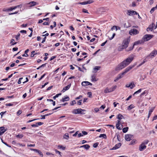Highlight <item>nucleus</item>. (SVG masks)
Segmentation results:
<instances>
[{
	"mask_svg": "<svg viewBox=\"0 0 157 157\" xmlns=\"http://www.w3.org/2000/svg\"><path fill=\"white\" fill-rule=\"evenodd\" d=\"M20 35V33H18L17 35L16 36L15 38L17 40H19Z\"/></svg>",
	"mask_w": 157,
	"mask_h": 157,
	"instance_id": "nucleus-40",
	"label": "nucleus"
},
{
	"mask_svg": "<svg viewBox=\"0 0 157 157\" xmlns=\"http://www.w3.org/2000/svg\"><path fill=\"white\" fill-rule=\"evenodd\" d=\"M156 119H157V115L154 116V117L153 118L152 121L155 120Z\"/></svg>",
	"mask_w": 157,
	"mask_h": 157,
	"instance_id": "nucleus-64",
	"label": "nucleus"
},
{
	"mask_svg": "<svg viewBox=\"0 0 157 157\" xmlns=\"http://www.w3.org/2000/svg\"><path fill=\"white\" fill-rule=\"evenodd\" d=\"M128 14L129 15H134L135 14L137 15V13L135 11L133 10H128Z\"/></svg>",
	"mask_w": 157,
	"mask_h": 157,
	"instance_id": "nucleus-11",
	"label": "nucleus"
},
{
	"mask_svg": "<svg viewBox=\"0 0 157 157\" xmlns=\"http://www.w3.org/2000/svg\"><path fill=\"white\" fill-rule=\"evenodd\" d=\"M91 80L92 81H96L97 80H96L95 78V76L94 75H93L91 76Z\"/></svg>",
	"mask_w": 157,
	"mask_h": 157,
	"instance_id": "nucleus-41",
	"label": "nucleus"
},
{
	"mask_svg": "<svg viewBox=\"0 0 157 157\" xmlns=\"http://www.w3.org/2000/svg\"><path fill=\"white\" fill-rule=\"evenodd\" d=\"M155 9H156L155 8V7L152 8L150 11V13H153Z\"/></svg>",
	"mask_w": 157,
	"mask_h": 157,
	"instance_id": "nucleus-44",
	"label": "nucleus"
},
{
	"mask_svg": "<svg viewBox=\"0 0 157 157\" xmlns=\"http://www.w3.org/2000/svg\"><path fill=\"white\" fill-rule=\"evenodd\" d=\"M82 11L84 13H88L87 10L85 9H83L82 10Z\"/></svg>",
	"mask_w": 157,
	"mask_h": 157,
	"instance_id": "nucleus-53",
	"label": "nucleus"
},
{
	"mask_svg": "<svg viewBox=\"0 0 157 157\" xmlns=\"http://www.w3.org/2000/svg\"><path fill=\"white\" fill-rule=\"evenodd\" d=\"M133 108H134V106L132 104L128 106L127 109L128 110H131Z\"/></svg>",
	"mask_w": 157,
	"mask_h": 157,
	"instance_id": "nucleus-34",
	"label": "nucleus"
},
{
	"mask_svg": "<svg viewBox=\"0 0 157 157\" xmlns=\"http://www.w3.org/2000/svg\"><path fill=\"white\" fill-rule=\"evenodd\" d=\"M147 146L142 144L140 145L139 147V150L140 151H143L146 148Z\"/></svg>",
	"mask_w": 157,
	"mask_h": 157,
	"instance_id": "nucleus-10",
	"label": "nucleus"
},
{
	"mask_svg": "<svg viewBox=\"0 0 157 157\" xmlns=\"http://www.w3.org/2000/svg\"><path fill=\"white\" fill-rule=\"evenodd\" d=\"M64 138L67 140H68L69 138V135L68 133H65L64 136Z\"/></svg>",
	"mask_w": 157,
	"mask_h": 157,
	"instance_id": "nucleus-28",
	"label": "nucleus"
},
{
	"mask_svg": "<svg viewBox=\"0 0 157 157\" xmlns=\"http://www.w3.org/2000/svg\"><path fill=\"white\" fill-rule=\"evenodd\" d=\"M82 100H80L78 101H77V104L78 105H81L82 104Z\"/></svg>",
	"mask_w": 157,
	"mask_h": 157,
	"instance_id": "nucleus-51",
	"label": "nucleus"
},
{
	"mask_svg": "<svg viewBox=\"0 0 157 157\" xmlns=\"http://www.w3.org/2000/svg\"><path fill=\"white\" fill-rule=\"evenodd\" d=\"M39 119H40L39 118H38V119H33V120H29V121H28L27 122V123H29V122H31L32 121H34L35 120H39Z\"/></svg>",
	"mask_w": 157,
	"mask_h": 157,
	"instance_id": "nucleus-48",
	"label": "nucleus"
},
{
	"mask_svg": "<svg viewBox=\"0 0 157 157\" xmlns=\"http://www.w3.org/2000/svg\"><path fill=\"white\" fill-rule=\"evenodd\" d=\"M20 32L21 33H25V34L27 32L26 30H21Z\"/></svg>",
	"mask_w": 157,
	"mask_h": 157,
	"instance_id": "nucleus-61",
	"label": "nucleus"
},
{
	"mask_svg": "<svg viewBox=\"0 0 157 157\" xmlns=\"http://www.w3.org/2000/svg\"><path fill=\"white\" fill-rule=\"evenodd\" d=\"M147 93V91L145 90L140 95V96H143L145 95Z\"/></svg>",
	"mask_w": 157,
	"mask_h": 157,
	"instance_id": "nucleus-63",
	"label": "nucleus"
},
{
	"mask_svg": "<svg viewBox=\"0 0 157 157\" xmlns=\"http://www.w3.org/2000/svg\"><path fill=\"white\" fill-rule=\"evenodd\" d=\"M144 42L142 40H139L137 41H136L133 44V46H134L135 45H136L139 44H142Z\"/></svg>",
	"mask_w": 157,
	"mask_h": 157,
	"instance_id": "nucleus-21",
	"label": "nucleus"
},
{
	"mask_svg": "<svg viewBox=\"0 0 157 157\" xmlns=\"http://www.w3.org/2000/svg\"><path fill=\"white\" fill-rule=\"evenodd\" d=\"M82 98V95H80L78 97L75 98V100H78L81 98Z\"/></svg>",
	"mask_w": 157,
	"mask_h": 157,
	"instance_id": "nucleus-50",
	"label": "nucleus"
},
{
	"mask_svg": "<svg viewBox=\"0 0 157 157\" xmlns=\"http://www.w3.org/2000/svg\"><path fill=\"white\" fill-rule=\"evenodd\" d=\"M99 137L101 138L103 137L104 139H106L107 138V136L106 134H101L99 136Z\"/></svg>",
	"mask_w": 157,
	"mask_h": 157,
	"instance_id": "nucleus-29",
	"label": "nucleus"
},
{
	"mask_svg": "<svg viewBox=\"0 0 157 157\" xmlns=\"http://www.w3.org/2000/svg\"><path fill=\"white\" fill-rule=\"evenodd\" d=\"M61 94V93L57 94H56L55 96H54L53 97V98L54 100H55L56 98H57L59 96V95H60Z\"/></svg>",
	"mask_w": 157,
	"mask_h": 157,
	"instance_id": "nucleus-45",
	"label": "nucleus"
},
{
	"mask_svg": "<svg viewBox=\"0 0 157 157\" xmlns=\"http://www.w3.org/2000/svg\"><path fill=\"white\" fill-rule=\"evenodd\" d=\"M98 144V143H95L93 145V147L94 148H96L97 147Z\"/></svg>",
	"mask_w": 157,
	"mask_h": 157,
	"instance_id": "nucleus-49",
	"label": "nucleus"
},
{
	"mask_svg": "<svg viewBox=\"0 0 157 157\" xmlns=\"http://www.w3.org/2000/svg\"><path fill=\"white\" fill-rule=\"evenodd\" d=\"M100 108H96L94 109V110L96 112H97L100 110Z\"/></svg>",
	"mask_w": 157,
	"mask_h": 157,
	"instance_id": "nucleus-58",
	"label": "nucleus"
},
{
	"mask_svg": "<svg viewBox=\"0 0 157 157\" xmlns=\"http://www.w3.org/2000/svg\"><path fill=\"white\" fill-rule=\"evenodd\" d=\"M30 150L31 151H33L36 152H37L42 157L43 156V154L38 149L33 148H30Z\"/></svg>",
	"mask_w": 157,
	"mask_h": 157,
	"instance_id": "nucleus-12",
	"label": "nucleus"
},
{
	"mask_svg": "<svg viewBox=\"0 0 157 157\" xmlns=\"http://www.w3.org/2000/svg\"><path fill=\"white\" fill-rule=\"evenodd\" d=\"M101 68L100 66H96L94 68V70H96L98 71Z\"/></svg>",
	"mask_w": 157,
	"mask_h": 157,
	"instance_id": "nucleus-37",
	"label": "nucleus"
},
{
	"mask_svg": "<svg viewBox=\"0 0 157 157\" xmlns=\"http://www.w3.org/2000/svg\"><path fill=\"white\" fill-rule=\"evenodd\" d=\"M107 42V40H106L105 42L102 43L101 44V46H104L106 44V43Z\"/></svg>",
	"mask_w": 157,
	"mask_h": 157,
	"instance_id": "nucleus-60",
	"label": "nucleus"
},
{
	"mask_svg": "<svg viewBox=\"0 0 157 157\" xmlns=\"http://www.w3.org/2000/svg\"><path fill=\"white\" fill-rule=\"evenodd\" d=\"M153 37V35L151 34H146L143 36L142 39V40L144 43L145 41H148Z\"/></svg>",
	"mask_w": 157,
	"mask_h": 157,
	"instance_id": "nucleus-3",
	"label": "nucleus"
},
{
	"mask_svg": "<svg viewBox=\"0 0 157 157\" xmlns=\"http://www.w3.org/2000/svg\"><path fill=\"white\" fill-rule=\"evenodd\" d=\"M90 146L88 144H85L83 145L82 146H80V147H84L86 149L88 150L90 147Z\"/></svg>",
	"mask_w": 157,
	"mask_h": 157,
	"instance_id": "nucleus-22",
	"label": "nucleus"
},
{
	"mask_svg": "<svg viewBox=\"0 0 157 157\" xmlns=\"http://www.w3.org/2000/svg\"><path fill=\"white\" fill-rule=\"evenodd\" d=\"M136 140L133 139L131 141L130 143L129 144V145H133L134 144H136Z\"/></svg>",
	"mask_w": 157,
	"mask_h": 157,
	"instance_id": "nucleus-30",
	"label": "nucleus"
},
{
	"mask_svg": "<svg viewBox=\"0 0 157 157\" xmlns=\"http://www.w3.org/2000/svg\"><path fill=\"white\" fill-rule=\"evenodd\" d=\"M134 56L132 55L129 56L126 59L120 63L115 68L116 71H119L128 65L133 60Z\"/></svg>",
	"mask_w": 157,
	"mask_h": 157,
	"instance_id": "nucleus-1",
	"label": "nucleus"
},
{
	"mask_svg": "<svg viewBox=\"0 0 157 157\" xmlns=\"http://www.w3.org/2000/svg\"><path fill=\"white\" fill-rule=\"evenodd\" d=\"M71 86V84L70 83L67 86L64 87L62 90V92H64L66 90H68L70 88Z\"/></svg>",
	"mask_w": 157,
	"mask_h": 157,
	"instance_id": "nucleus-17",
	"label": "nucleus"
},
{
	"mask_svg": "<svg viewBox=\"0 0 157 157\" xmlns=\"http://www.w3.org/2000/svg\"><path fill=\"white\" fill-rule=\"evenodd\" d=\"M24 136L22 134H19L16 135V137L17 138H19L20 139H21Z\"/></svg>",
	"mask_w": 157,
	"mask_h": 157,
	"instance_id": "nucleus-31",
	"label": "nucleus"
},
{
	"mask_svg": "<svg viewBox=\"0 0 157 157\" xmlns=\"http://www.w3.org/2000/svg\"><path fill=\"white\" fill-rule=\"evenodd\" d=\"M117 87V86L116 85L114 86H112L111 88H110L109 89V90L110 91V92H111L113 91H114L116 89V88Z\"/></svg>",
	"mask_w": 157,
	"mask_h": 157,
	"instance_id": "nucleus-23",
	"label": "nucleus"
},
{
	"mask_svg": "<svg viewBox=\"0 0 157 157\" xmlns=\"http://www.w3.org/2000/svg\"><path fill=\"white\" fill-rule=\"evenodd\" d=\"M87 57V56H85L82 58H78L77 59V60L78 61H80L82 60H84Z\"/></svg>",
	"mask_w": 157,
	"mask_h": 157,
	"instance_id": "nucleus-33",
	"label": "nucleus"
},
{
	"mask_svg": "<svg viewBox=\"0 0 157 157\" xmlns=\"http://www.w3.org/2000/svg\"><path fill=\"white\" fill-rule=\"evenodd\" d=\"M157 54V51L155 50L153 51L149 55H148L147 56V58H153L155 57V56Z\"/></svg>",
	"mask_w": 157,
	"mask_h": 157,
	"instance_id": "nucleus-6",
	"label": "nucleus"
},
{
	"mask_svg": "<svg viewBox=\"0 0 157 157\" xmlns=\"http://www.w3.org/2000/svg\"><path fill=\"white\" fill-rule=\"evenodd\" d=\"M82 133L83 135H85L87 134V132H86V131H82Z\"/></svg>",
	"mask_w": 157,
	"mask_h": 157,
	"instance_id": "nucleus-62",
	"label": "nucleus"
},
{
	"mask_svg": "<svg viewBox=\"0 0 157 157\" xmlns=\"http://www.w3.org/2000/svg\"><path fill=\"white\" fill-rule=\"evenodd\" d=\"M46 75V74L45 73L44 74H43L42 75L41 77L39 79V80H40L41 79H42Z\"/></svg>",
	"mask_w": 157,
	"mask_h": 157,
	"instance_id": "nucleus-59",
	"label": "nucleus"
},
{
	"mask_svg": "<svg viewBox=\"0 0 157 157\" xmlns=\"http://www.w3.org/2000/svg\"><path fill=\"white\" fill-rule=\"evenodd\" d=\"M133 136L131 134H127L125 136V139L127 141H130L133 138Z\"/></svg>",
	"mask_w": 157,
	"mask_h": 157,
	"instance_id": "nucleus-8",
	"label": "nucleus"
},
{
	"mask_svg": "<svg viewBox=\"0 0 157 157\" xmlns=\"http://www.w3.org/2000/svg\"><path fill=\"white\" fill-rule=\"evenodd\" d=\"M57 148L59 149H62V150H64L65 149L66 147L62 145H59L57 146Z\"/></svg>",
	"mask_w": 157,
	"mask_h": 157,
	"instance_id": "nucleus-24",
	"label": "nucleus"
},
{
	"mask_svg": "<svg viewBox=\"0 0 157 157\" xmlns=\"http://www.w3.org/2000/svg\"><path fill=\"white\" fill-rule=\"evenodd\" d=\"M124 118V117L121 114H118L117 117V118L119 120H121Z\"/></svg>",
	"mask_w": 157,
	"mask_h": 157,
	"instance_id": "nucleus-25",
	"label": "nucleus"
},
{
	"mask_svg": "<svg viewBox=\"0 0 157 157\" xmlns=\"http://www.w3.org/2000/svg\"><path fill=\"white\" fill-rule=\"evenodd\" d=\"M148 142L149 141L148 140H146L143 142L141 144L144 145H145V144H148Z\"/></svg>",
	"mask_w": 157,
	"mask_h": 157,
	"instance_id": "nucleus-39",
	"label": "nucleus"
},
{
	"mask_svg": "<svg viewBox=\"0 0 157 157\" xmlns=\"http://www.w3.org/2000/svg\"><path fill=\"white\" fill-rule=\"evenodd\" d=\"M86 110L81 109H78L73 110L72 113L73 114H85L83 111H85Z\"/></svg>",
	"mask_w": 157,
	"mask_h": 157,
	"instance_id": "nucleus-5",
	"label": "nucleus"
},
{
	"mask_svg": "<svg viewBox=\"0 0 157 157\" xmlns=\"http://www.w3.org/2000/svg\"><path fill=\"white\" fill-rule=\"evenodd\" d=\"M154 26H155V23H152V24L150 25L149 27L147 28V30L148 31L149 30H151V31H152V29L153 28H154Z\"/></svg>",
	"mask_w": 157,
	"mask_h": 157,
	"instance_id": "nucleus-14",
	"label": "nucleus"
},
{
	"mask_svg": "<svg viewBox=\"0 0 157 157\" xmlns=\"http://www.w3.org/2000/svg\"><path fill=\"white\" fill-rule=\"evenodd\" d=\"M139 33V31L136 29H131L129 31V34L131 35H136Z\"/></svg>",
	"mask_w": 157,
	"mask_h": 157,
	"instance_id": "nucleus-7",
	"label": "nucleus"
},
{
	"mask_svg": "<svg viewBox=\"0 0 157 157\" xmlns=\"http://www.w3.org/2000/svg\"><path fill=\"white\" fill-rule=\"evenodd\" d=\"M154 109V108H152L149 111V113L150 114H151L152 112L153 111Z\"/></svg>",
	"mask_w": 157,
	"mask_h": 157,
	"instance_id": "nucleus-46",
	"label": "nucleus"
},
{
	"mask_svg": "<svg viewBox=\"0 0 157 157\" xmlns=\"http://www.w3.org/2000/svg\"><path fill=\"white\" fill-rule=\"evenodd\" d=\"M36 123L37 124V125H38V126L39 125H41L44 124V123L43 122H37V123Z\"/></svg>",
	"mask_w": 157,
	"mask_h": 157,
	"instance_id": "nucleus-57",
	"label": "nucleus"
},
{
	"mask_svg": "<svg viewBox=\"0 0 157 157\" xmlns=\"http://www.w3.org/2000/svg\"><path fill=\"white\" fill-rule=\"evenodd\" d=\"M55 151L56 152V154H58L60 156H61V152L57 150V149H55Z\"/></svg>",
	"mask_w": 157,
	"mask_h": 157,
	"instance_id": "nucleus-47",
	"label": "nucleus"
},
{
	"mask_svg": "<svg viewBox=\"0 0 157 157\" xmlns=\"http://www.w3.org/2000/svg\"><path fill=\"white\" fill-rule=\"evenodd\" d=\"M82 85L83 86H86L88 85H92V84L88 81H84L82 83Z\"/></svg>",
	"mask_w": 157,
	"mask_h": 157,
	"instance_id": "nucleus-15",
	"label": "nucleus"
},
{
	"mask_svg": "<svg viewBox=\"0 0 157 157\" xmlns=\"http://www.w3.org/2000/svg\"><path fill=\"white\" fill-rule=\"evenodd\" d=\"M14 40L13 39H11L10 40V44H12L11 45H13L17 43V42H14Z\"/></svg>",
	"mask_w": 157,
	"mask_h": 157,
	"instance_id": "nucleus-32",
	"label": "nucleus"
},
{
	"mask_svg": "<svg viewBox=\"0 0 157 157\" xmlns=\"http://www.w3.org/2000/svg\"><path fill=\"white\" fill-rule=\"evenodd\" d=\"M125 86L127 88L130 87L131 89H132L135 86V85L134 83L132 82H131L129 84H126Z\"/></svg>",
	"mask_w": 157,
	"mask_h": 157,
	"instance_id": "nucleus-13",
	"label": "nucleus"
},
{
	"mask_svg": "<svg viewBox=\"0 0 157 157\" xmlns=\"http://www.w3.org/2000/svg\"><path fill=\"white\" fill-rule=\"evenodd\" d=\"M6 105L8 106H11L13 105V103H7L6 104Z\"/></svg>",
	"mask_w": 157,
	"mask_h": 157,
	"instance_id": "nucleus-54",
	"label": "nucleus"
},
{
	"mask_svg": "<svg viewBox=\"0 0 157 157\" xmlns=\"http://www.w3.org/2000/svg\"><path fill=\"white\" fill-rule=\"evenodd\" d=\"M35 52L34 51H33L32 52H31L32 54L31 55V57H33L34 56V55L36 54H34V53Z\"/></svg>",
	"mask_w": 157,
	"mask_h": 157,
	"instance_id": "nucleus-55",
	"label": "nucleus"
},
{
	"mask_svg": "<svg viewBox=\"0 0 157 157\" xmlns=\"http://www.w3.org/2000/svg\"><path fill=\"white\" fill-rule=\"evenodd\" d=\"M120 124H116V128L119 129V130H121V127H120Z\"/></svg>",
	"mask_w": 157,
	"mask_h": 157,
	"instance_id": "nucleus-43",
	"label": "nucleus"
},
{
	"mask_svg": "<svg viewBox=\"0 0 157 157\" xmlns=\"http://www.w3.org/2000/svg\"><path fill=\"white\" fill-rule=\"evenodd\" d=\"M23 78L22 77L20 78H19V80L18 81V84H20L21 83V81L22 79H23Z\"/></svg>",
	"mask_w": 157,
	"mask_h": 157,
	"instance_id": "nucleus-56",
	"label": "nucleus"
},
{
	"mask_svg": "<svg viewBox=\"0 0 157 157\" xmlns=\"http://www.w3.org/2000/svg\"><path fill=\"white\" fill-rule=\"evenodd\" d=\"M87 94L88 96V97L90 98L92 97V93L90 92H89L87 93Z\"/></svg>",
	"mask_w": 157,
	"mask_h": 157,
	"instance_id": "nucleus-38",
	"label": "nucleus"
},
{
	"mask_svg": "<svg viewBox=\"0 0 157 157\" xmlns=\"http://www.w3.org/2000/svg\"><path fill=\"white\" fill-rule=\"evenodd\" d=\"M36 2L34 1H32L27 4L29 7H31L33 6H34L36 4Z\"/></svg>",
	"mask_w": 157,
	"mask_h": 157,
	"instance_id": "nucleus-19",
	"label": "nucleus"
},
{
	"mask_svg": "<svg viewBox=\"0 0 157 157\" xmlns=\"http://www.w3.org/2000/svg\"><path fill=\"white\" fill-rule=\"evenodd\" d=\"M0 136L3 134L6 131L4 127H0Z\"/></svg>",
	"mask_w": 157,
	"mask_h": 157,
	"instance_id": "nucleus-18",
	"label": "nucleus"
},
{
	"mask_svg": "<svg viewBox=\"0 0 157 157\" xmlns=\"http://www.w3.org/2000/svg\"><path fill=\"white\" fill-rule=\"evenodd\" d=\"M130 41V39L129 38H127L124 39L122 43V48L124 49L126 48L128 45V44Z\"/></svg>",
	"mask_w": 157,
	"mask_h": 157,
	"instance_id": "nucleus-4",
	"label": "nucleus"
},
{
	"mask_svg": "<svg viewBox=\"0 0 157 157\" xmlns=\"http://www.w3.org/2000/svg\"><path fill=\"white\" fill-rule=\"evenodd\" d=\"M13 10V7H11L10 8H9L8 9H6V10L4 9L3 11H12Z\"/></svg>",
	"mask_w": 157,
	"mask_h": 157,
	"instance_id": "nucleus-35",
	"label": "nucleus"
},
{
	"mask_svg": "<svg viewBox=\"0 0 157 157\" xmlns=\"http://www.w3.org/2000/svg\"><path fill=\"white\" fill-rule=\"evenodd\" d=\"M6 113V111L5 112H2L0 113V114L1 115V118L2 117L3 115V114H5V113Z\"/></svg>",
	"mask_w": 157,
	"mask_h": 157,
	"instance_id": "nucleus-52",
	"label": "nucleus"
},
{
	"mask_svg": "<svg viewBox=\"0 0 157 157\" xmlns=\"http://www.w3.org/2000/svg\"><path fill=\"white\" fill-rule=\"evenodd\" d=\"M149 59L148 58H147V56L144 59L143 62L139 65V66L142 65L143 64H144Z\"/></svg>",
	"mask_w": 157,
	"mask_h": 157,
	"instance_id": "nucleus-26",
	"label": "nucleus"
},
{
	"mask_svg": "<svg viewBox=\"0 0 157 157\" xmlns=\"http://www.w3.org/2000/svg\"><path fill=\"white\" fill-rule=\"evenodd\" d=\"M69 98L67 96L64 98H63L62 99L60 100V101L62 102H64L65 101H69Z\"/></svg>",
	"mask_w": 157,
	"mask_h": 157,
	"instance_id": "nucleus-20",
	"label": "nucleus"
},
{
	"mask_svg": "<svg viewBox=\"0 0 157 157\" xmlns=\"http://www.w3.org/2000/svg\"><path fill=\"white\" fill-rule=\"evenodd\" d=\"M104 92L105 93H109L110 91L109 90V89H108V88H106L104 90Z\"/></svg>",
	"mask_w": 157,
	"mask_h": 157,
	"instance_id": "nucleus-36",
	"label": "nucleus"
},
{
	"mask_svg": "<svg viewBox=\"0 0 157 157\" xmlns=\"http://www.w3.org/2000/svg\"><path fill=\"white\" fill-rule=\"evenodd\" d=\"M76 103V101L75 100H74L71 101V102L70 103V105H73Z\"/></svg>",
	"mask_w": 157,
	"mask_h": 157,
	"instance_id": "nucleus-42",
	"label": "nucleus"
},
{
	"mask_svg": "<svg viewBox=\"0 0 157 157\" xmlns=\"http://www.w3.org/2000/svg\"><path fill=\"white\" fill-rule=\"evenodd\" d=\"M121 145V144L120 143L116 144L112 148V150H116L119 148Z\"/></svg>",
	"mask_w": 157,
	"mask_h": 157,
	"instance_id": "nucleus-16",
	"label": "nucleus"
},
{
	"mask_svg": "<svg viewBox=\"0 0 157 157\" xmlns=\"http://www.w3.org/2000/svg\"><path fill=\"white\" fill-rule=\"evenodd\" d=\"M94 2L93 0H89L87 1L84 2L79 3V4L82 5H85L87 4H90Z\"/></svg>",
	"mask_w": 157,
	"mask_h": 157,
	"instance_id": "nucleus-9",
	"label": "nucleus"
},
{
	"mask_svg": "<svg viewBox=\"0 0 157 157\" xmlns=\"http://www.w3.org/2000/svg\"><path fill=\"white\" fill-rule=\"evenodd\" d=\"M134 67V66L133 65L132 66H129L128 67H127L124 70L123 72L117 75V77H116L115 79L114 80V81L116 82L119 79L122 78L124 75L132 68Z\"/></svg>",
	"mask_w": 157,
	"mask_h": 157,
	"instance_id": "nucleus-2",
	"label": "nucleus"
},
{
	"mask_svg": "<svg viewBox=\"0 0 157 157\" xmlns=\"http://www.w3.org/2000/svg\"><path fill=\"white\" fill-rule=\"evenodd\" d=\"M128 127H126L122 129L123 132L124 133H125L128 131Z\"/></svg>",
	"mask_w": 157,
	"mask_h": 157,
	"instance_id": "nucleus-27",
	"label": "nucleus"
}]
</instances>
